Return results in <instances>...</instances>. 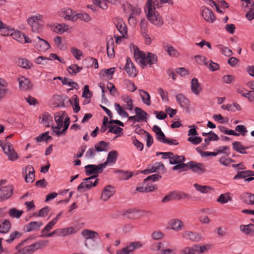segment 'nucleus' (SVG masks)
<instances>
[{"mask_svg": "<svg viewBox=\"0 0 254 254\" xmlns=\"http://www.w3.org/2000/svg\"><path fill=\"white\" fill-rule=\"evenodd\" d=\"M55 120L57 125V127H52L53 131L57 135H60V129L63 127L64 117L62 116L55 115Z\"/></svg>", "mask_w": 254, "mask_h": 254, "instance_id": "23", "label": "nucleus"}, {"mask_svg": "<svg viewBox=\"0 0 254 254\" xmlns=\"http://www.w3.org/2000/svg\"><path fill=\"white\" fill-rule=\"evenodd\" d=\"M52 121V117L48 113H45L42 115L41 123L45 127L50 126V122Z\"/></svg>", "mask_w": 254, "mask_h": 254, "instance_id": "44", "label": "nucleus"}, {"mask_svg": "<svg viewBox=\"0 0 254 254\" xmlns=\"http://www.w3.org/2000/svg\"><path fill=\"white\" fill-rule=\"evenodd\" d=\"M135 112L137 116L138 117L139 121H144L147 116V113L143 111L141 108L136 107L135 108Z\"/></svg>", "mask_w": 254, "mask_h": 254, "instance_id": "45", "label": "nucleus"}, {"mask_svg": "<svg viewBox=\"0 0 254 254\" xmlns=\"http://www.w3.org/2000/svg\"><path fill=\"white\" fill-rule=\"evenodd\" d=\"M10 34L13 39L16 40L20 43H29L31 42V40L28 37L26 36L23 33H22L19 31H14Z\"/></svg>", "mask_w": 254, "mask_h": 254, "instance_id": "16", "label": "nucleus"}, {"mask_svg": "<svg viewBox=\"0 0 254 254\" xmlns=\"http://www.w3.org/2000/svg\"><path fill=\"white\" fill-rule=\"evenodd\" d=\"M173 200H180L181 199H189L190 196L184 192L174 191L172 192Z\"/></svg>", "mask_w": 254, "mask_h": 254, "instance_id": "36", "label": "nucleus"}, {"mask_svg": "<svg viewBox=\"0 0 254 254\" xmlns=\"http://www.w3.org/2000/svg\"><path fill=\"white\" fill-rule=\"evenodd\" d=\"M109 145V143L104 141H101L96 143L95 145V148L97 151L102 152L106 150V148Z\"/></svg>", "mask_w": 254, "mask_h": 254, "instance_id": "46", "label": "nucleus"}, {"mask_svg": "<svg viewBox=\"0 0 254 254\" xmlns=\"http://www.w3.org/2000/svg\"><path fill=\"white\" fill-rule=\"evenodd\" d=\"M121 98L127 104L125 109L131 111L133 109V101L131 98L127 95H123L121 96Z\"/></svg>", "mask_w": 254, "mask_h": 254, "instance_id": "37", "label": "nucleus"}, {"mask_svg": "<svg viewBox=\"0 0 254 254\" xmlns=\"http://www.w3.org/2000/svg\"><path fill=\"white\" fill-rule=\"evenodd\" d=\"M34 42L35 48L39 51H45L50 47V45L48 42L41 39L39 36L36 37V39L34 40Z\"/></svg>", "mask_w": 254, "mask_h": 254, "instance_id": "15", "label": "nucleus"}, {"mask_svg": "<svg viewBox=\"0 0 254 254\" xmlns=\"http://www.w3.org/2000/svg\"><path fill=\"white\" fill-rule=\"evenodd\" d=\"M179 254H194L192 247H186L181 249Z\"/></svg>", "mask_w": 254, "mask_h": 254, "instance_id": "64", "label": "nucleus"}, {"mask_svg": "<svg viewBox=\"0 0 254 254\" xmlns=\"http://www.w3.org/2000/svg\"><path fill=\"white\" fill-rule=\"evenodd\" d=\"M165 244H167V242L162 241L158 243H155L152 244L150 247V249L154 252L160 251L161 252L163 247L165 246Z\"/></svg>", "mask_w": 254, "mask_h": 254, "instance_id": "43", "label": "nucleus"}, {"mask_svg": "<svg viewBox=\"0 0 254 254\" xmlns=\"http://www.w3.org/2000/svg\"><path fill=\"white\" fill-rule=\"evenodd\" d=\"M155 168H156V172L158 173H164L166 172L165 167L164 164L161 162L155 163Z\"/></svg>", "mask_w": 254, "mask_h": 254, "instance_id": "60", "label": "nucleus"}, {"mask_svg": "<svg viewBox=\"0 0 254 254\" xmlns=\"http://www.w3.org/2000/svg\"><path fill=\"white\" fill-rule=\"evenodd\" d=\"M97 175H93L84 179L83 181L77 187V190L80 191L81 189L89 190L92 187H96L99 183V179H97Z\"/></svg>", "mask_w": 254, "mask_h": 254, "instance_id": "5", "label": "nucleus"}, {"mask_svg": "<svg viewBox=\"0 0 254 254\" xmlns=\"http://www.w3.org/2000/svg\"><path fill=\"white\" fill-rule=\"evenodd\" d=\"M107 52L110 58H112L114 57V41L113 39L109 40L107 43Z\"/></svg>", "mask_w": 254, "mask_h": 254, "instance_id": "34", "label": "nucleus"}, {"mask_svg": "<svg viewBox=\"0 0 254 254\" xmlns=\"http://www.w3.org/2000/svg\"><path fill=\"white\" fill-rule=\"evenodd\" d=\"M236 90L238 93L240 94L243 97H245L247 98L248 95H250L251 91H249L248 90L245 89L242 86L238 85L236 87Z\"/></svg>", "mask_w": 254, "mask_h": 254, "instance_id": "49", "label": "nucleus"}, {"mask_svg": "<svg viewBox=\"0 0 254 254\" xmlns=\"http://www.w3.org/2000/svg\"><path fill=\"white\" fill-rule=\"evenodd\" d=\"M139 94L144 104L147 105H150L151 104L150 96L148 92L142 90H139Z\"/></svg>", "mask_w": 254, "mask_h": 254, "instance_id": "41", "label": "nucleus"}, {"mask_svg": "<svg viewBox=\"0 0 254 254\" xmlns=\"http://www.w3.org/2000/svg\"><path fill=\"white\" fill-rule=\"evenodd\" d=\"M219 130L221 132H223L226 134L233 135L235 136H239V134L237 133L234 130L228 129L226 127L223 126H219Z\"/></svg>", "mask_w": 254, "mask_h": 254, "instance_id": "53", "label": "nucleus"}, {"mask_svg": "<svg viewBox=\"0 0 254 254\" xmlns=\"http://www.w3.org/2000/svg\"><path fill=\"white\" fill-rule=\"evenodd\" d=\"M251 176H254V172L250 170L243 171L238 172L234 177V179H246V178Z\"/></svg>", "mask_w": 254, "mask_h": 254, "instance_id": "35", "label": "nucleus"}, {"mask_svg": "<svg viewBox=\"0 0 254 254\" xmlns=\"http://www.w3.org/2000/svg\"><path fill=\"white\" fill-rule=\"evenodd\" d=\"M41 246L42 242H37L31 245L22 248L14 254H32L37 250L40 248Z\"/></svg>", "mask_w": 254, "mask_h": 254, "instance_id": "10", "label": "nucleus"}, {"mask_svg": "<svg viewBox=\"0 0 254 254\" xmlns=\"http://www.w3.org/2000/svg\"><path fill=\"white\" fill-rule=\"evenodd\" d=\"M133 56L136 63L144 68L147 65L151 66L155 64L157 62V56L152 53L147 52L146 53L140 51L137 47L133 46Z\"/></svg>", "mask_w": 254, "mask_h": 254, "instance_id": "1", "label": "nucleus"}, {"mask_svg": "<svg viewBox=\"0 0 254 254\" xmlns=\"http://www.w3.org/2000/svg\"><path fill=\"white\" fill-rule=\"evenodd\" d=\"M53 29L56 33L63 34L68 30V26L65 24H59L54 26Z\"/></svg>", "mask_w": 254, "mask_h": 254, "instance_id": "40", "label": "nucleus"}, {"mask_svg": "<svg viewBox=\"0 0 254 254\" xmlns=\"http://www.w3.org/2000/svg\"><path fill=\"white\" fill-rule=\"evenodd\" d=\"M115 108L116 111L117 112L118 114L124 117V118H128V120L130 121H133L134 122H139V120L138 119V117L136 116H128V114L122 106H121L118 103H115L114 104Z\"/></svg>", "mask_w": 254, "mask_h": 254, "instance_id": "11", "label": "nucleus"}, {"mask_svg": "<svg viewBox=\"0 0 254 254\" xmlns=\"http://www.w3.org/2000/svg\"><path fill=\"white\" fill-rule=\"evenodd\" d=\"M81 234L86 240L93 239L97 237L99 235L97 232L88 229L83 230L81 232Z\"/></svg>", "mask_w": 254, "mask_h": 254, "instance_id": "32", "label": "nucleus"}, {"mask_svg": "<svg viewBox=\"0 0 254 254\" xmlns=\"http://www.w3.org/2000/svg\"><path fill=\"white\" fill-rule=\"evenodd\" d=\"M191 91L195 95H198L201 90L200 85L196 78H193L191 81Z\"/></svg>", "mask_w": 254, "mask_h": 254, "instance_id": "33", "label": "nucleus"}, {"mask_svg": "<svg viewBox=\"0 0 254 254\" xmlns=\"http://www.w3.org/2000/svg\"><path fill=\"white\" fill-rule=\"evenodd\" d=\"M56 224L57 223L53 220L50 221L42 230L41 233L43 234V235L47 234L46 233L52 230Z\"/></svg>", "mask_w": 254, "mask_h": 254, "instance_id": "50", "label": "nucleus"}, {"mask_svg": "<svg viewBox=\"0 0 254 254\" xmlns=\"http://www.w3.org/2000/svg\"><path fill=\"white\" fill-rule=\"evenodd\" d=\"M48 132H44L38 136L36 137V140L38 142H41L44 140H48L49 139L51 138V137L48 135Z\"/></svg>", "mask_w": 254, "mask_h": 254, "instance_id": "59", "label": "nucleus"}, {"mask_svg": "<svg viewBox=\"0 0 254 254\" xmlns=\"http://www.w3.org/2000/svg\"><path fill=\"white\" fill-rule=\"evenodd\" d=\"M118 157V152L116 150L110 151L108 154L106 161L104 163H102V164H105V168L108 164H114Z\"/></svg>", "mask_w": 254, "mask_h": 254, "instance_id": "26", "label": "nucleus"}, {"mask_svg": "<svg viewBox=\"0 0 254 254\" xmlns=\"http://www.w3.org/2000/svg\"><path fill=\"white\" fill-rule=\"evenodd\" d=\"M176 99L180 105L184 108H187L190 104V101L184 94L180 93L176 96Z\"/></svg>", "mask_w": 254, "mask_h": 254, "instance_id": "27", "label": "nucleus"}, {"mask_svg": "<svg viewBox=\"0 0 254 254\" xmlns=\"http://www.w3.org/2000/svg\"><path fill=\"white\" fill-rule=\"evenodd\" d=\"M10 228V223L9 221L5 220L0 222V233H6L8 232Z\"/></svg>", "mask_w": 254, "mask_h": 254, "instance_id": "39", "label": "nucleus"}, {"mask_svg": "<svg viewBox=\"0 0 254 254\" xmlns=\"http://www.w3.org/2000/svg\"><path fill=\"white\" fill-rule=\"evenodd\" d=\"M0 34L2 36H7L9 34V30L1 21H0Z\"/></svg>", "mask_w": 254, "mask_h": 254, "instance_id": "61", "label": "nucleus"}, {"mask_svg": "<svg viewBox=\"0 0 254 254\" xmlns=\"http://www.w3.org/2000/svg\"><path fill=\"white\" fill-rule=\"evenodd\" d=\"M63 84L68 85L72 88L75 89L78 88V84L76 82H74L72 80L65 77H64V79Z\"/></svg>", "mask_w": 254, "mask_h": 254, "instance_id": "62", "label": "nucleus"}, {"mask_svg": "<svg viewBox=\"0 0 254 254\" xmlns=\"http://www.w3.org/2000/svg\"><path fill=\"white\" fill-rule=\"evenodd\" d=\"M240 231L247 235H252L254 233V224L241 225L240 226Z\"/></svg>", "mask_w": 254, "mask_h": 254, "instance_id": "30", "label": "nucleus"}, {"mask_svg": "<svg viewBox=\"0 0 254 254\" xmlns=\"http://www.w3.org/2000/svg\"><path fill=\"white\" fill-rule=\"evenodd\" d=\"M232 145L233 149L237 152L242 154L247 153L246 152V149L248 148V147H245L244 146L241 142L234 141L233 142Z\"/></svg>", "mask_w": 254, "mask_h": 254, "instance_id": "38", "label": "nucleus"}, {"mask_svg": "<svg viewBox=\"0 0 254 254\" xmlns=\"http://www.w3.org/2000/svg\"><path fill=\"white\" fill-rule=\"evenodd\" d=\"M168 245L169 243L167 242V244L165 245V246L163 247L164 248L162 249L159 254H175L176 249L175 248H168Z\"/></svg>", "mask_w": 254, "mask_h": 254, "instance_id": "52", "label": "nucleus"}, {"mask_svg": "<svg viewBox=\"0 0 254 254\" xmlns=\"http://www.w3.org/2000/svg\"><path fill=\"white\" fill-rule=\"evenodd\" d=\"M143 243L139 241H134L127 243L125 248L116 251L117 254H132V252L143 246Z\"/></svg>", "mask_w": 254, "mask_h": 254, "instance_id": "4", "label": "nucleus"}, {"mask_svg": "<svg viewBox=\"0 0 254 254\" xmlns=\"http://www.w3.org/2000/svg\"><path fill=\"white\" fill-rule=\"evenodd\" d=\"M190 167L193 172L201 173L204 171V167L201 163L190 161L188 163L177 165L172 168L173 170H180V172L187 171Z\"/></svg>", "mask_w": 254, "mask_h": 254, "instance_id": "3", "label": "nucleus"}, {"mask_svg": "<svg viewBox=\"0 0 254 254\" xmlns=\"http://www.w3.org/2000/svg\"><path fill=\"white\" fill-rule=\"evenodd\" d=\"M70 102L73 107L74 112H78L80 110V107L79 106V100L77 96L75 95H73L70 100Z\"/></svg>", "mask_w": 254, "mask_h": 254, "instance_id": "42", "label": "nucleus"}, {"mask_svg": "<svg viewBox=\"0 0 254 254\" xmlns=\"http://www.w3.org/2000/svg\"><path fill=\"white\" fill-rule=\"evenodd\" d=\"M13 187L12 186H7L0 188V202L9 198L12 195Z\"/></svg>", "mask_w": 254, "mask_h": 254, "instance_id": "13", "label": "nucleus"}, {"mask_svg": "<svg viewBox=\"0 0 254 254\" xmlns=\"http://www.w3.org/2000/svg\"><path fill=\"white\" fill-rule=\"evenodd\" d=\"M75 13V11L68 8H62L59 12V15L61 17L72 21H76V18L74 17Z\"/></svg>", "mask_w": 254, "mask_h": 254, "instance_id": "14", "label": "nucleus"}, {"mask_svg": "<svg viewBox=\"0 0 254 254\" xmlns=\"http://www.w3.org/2000/svg\"><path fill=\"white\" fill-rule=\"evenodd\" d=\"M194 254H202L207 253L210 248V246L208 244L204 245H194L192 246Z\"/></svg>", "mask_w": 254, "mask_h": 254, "instance_id": "24", "label": "nucleus"}, {"mask_svg": "<svg viewBox=\"0 0 254 254\" xmlns=\"http://www.w3.org/2000/svg\"><path fill=\"white\" fill-rule=\"evenodd\" d=\"M17 81L19 83V86L21 90H28L32 87V84L29 79L23 76L20 77Z\"/></svg>", "mask_w": 254, "mask_h": 254, "instance_id": "21", "label": "nucleus"}, {"mask_svg": "<svg viewBox=\"0 0 254 254\" xmlns=\"http://www.w3.org/2000/svg\"><path fill=\"white\" fill-rule=\"evenodd\" d=\"M194 59L197 63L200 64H204L208 65V62H207V59L202 56L197 55L194 57Z\"/></svg>", "mask_w": 254, "mask_h": 254, "instance_id": "56", "label": "nucleus"}, {"mask_svg": "<svg viewBox=\"0 0 254 254\" xmlns=\"http://www.w3.org/2000/svg\"><path fill=\"white\" fill-rule=\"evenodd\" d=\"M23 213L22 211L18 210L15 208H11L10 209L9 214L12 217L16 218H19Z\"/></svg>", "mask_w": 254, "mask_h": 254, "instance_id": "57", "label": "nucleus"}, {"mask_svg": "<svg viewBox=\"0 0 254 254\" xmlns=\"http://www.w3.org/2000/svg\"><path fill=\"white\" fill-rule=\"evenodd\" d=\"M43 225V223L41 221H32L25 225L23 230L26 232L38 231Z\"/></svg>", "mask_w": 254, "mask_h": 254, "instance_id": "18", "label": "nucleus"}, {"mask_svg": "<svg viewBox=\"0 0 254 254\" xmlns=\"http://www.w3.org/2000/svg\"><path fill=\"white\" fill-rule=\"evenodd\" d=\"M182 237L187 241L190 242H199L202 239V235L198 232L189 230L184 231L181 233Z\"/></svg>", "mask_w": 254, "mask_h": 254, "instance_id": "6", "label": "nucleus"}, {"mask_svg": "<svg viewBox=\"0 0 254 254\" xmlns=\"http://www.w3.org/2000/svg\"><path fill=\"white\" fill-rule=\"evenodd\" d=\"M166 48L167 53L170 56L178 57L179 56V52L173 46L170 45H167L166 47Z\"/></svg>", "mask_w": 254, "mask_h": 254, "instance_id": "51", "label": "nucleus"}, {"mask_svg": "<svg viewBox=\"0 0 254 254\" xmlns=\"http://www.w3.org/2000/svg\"><path fill=\"white\" fill-rule=\"evenodd\" d=\"M18 64L19 66L25 68H30L31 67V63L25 59H20L18 61Z\"/></svg>", "mask_w": 254, "mask_h": 254, "instance_id": "55", "label": "nucleus"}, {"mask_svg": "<svg viewBox=\"0 0 254 254\" xmlns=\"http://www.w3.org/2000/svg\"><path fill=\"white\" fill-rule=\"evenodd\" d=\"M186 160V158L184 156L178 155L177 154H174L172 153L170 163L171 164H180L184 163V162Z\"/></svg>", "mask_w": 254, "mask_h": 254, "instance_id": "28", "label": "nucleus"}, {"mask_svg": "<svg viewBox=\"0 0 254 254\" xmlns=\"http://www.w3.org/2000/svg\"><path fill=\"white\" fill-rule=\"evenodd\" d=\"M114 193L113 188L111 186H108L104 189L101 198L102 200L106 201L114 194Z\"/></svg>", "mask_w": 254, "mask_h": 254, "instance_id": "25", "label": "nucleus"}, {"mask_svg": "<svg viewBox=\"0 0 254 254\" xmlns=\"http://www.w3.org/2000/svg\"><path fill=\"white\" fill-rule=\"evenodd\" d=\"M169 223L171 229L175 231H180L184 227L183 222L179 219H172Z\"/></svg>", "mask_w": 254, "mask_h": 254, "instance_id": "22", "label": "nucleus"}, {"mask_svg": "<svg viewBox=\"0 0 254 254\" xmlns=\"http://www.w3.org/2000/svg\"><path fill=\"white\" fill-rule=\"evenodd\" d=\"M21 234L20 232L15 231L12 233H11L8 239L6 240V241L8 243H11L15 239L19 238L21 236Z\"/></svg>", "mask_w": 254, "mask_h": 254, "instance_id": "63", "label": "nucleus"}, {"mask_svg": "<svg viewBox=\"0 0 254 254\" xmlns=\"http://www.w3.org/2000/svg\"><path fill=\"white\" fill-rule=\"evenodd\" d=\"M155 2L152 0H148L145 5V12L148 20L156 26L160 27L164 21L159 12L156 10Z\"/></svg>", "mask_w": 254, "mask_h": 254, "instance_id": "2", "label": "nucleus"}, {"mask_svg": "<svg viewBox=\"0 0 254 254\" xmlns=\"http://www.w3.org/2000/svg\"><path fill=\"white\" fill-rule=\"evenodd\" d=\"M114 23L118 30L124 37L125 35L127 34V27L123 20L122 19L116 18L114 19Z\"/></svg>", "mask_w": 254, "mask_h": 254, "instance_id": "20", "label": "nucleus"}, {"mask_svg": "<svg viewBox=\"0 0 254 254\" xmlns=\"http://www.w3.org/2000/svg\"><path fill=\"white\" fill-rule=\"evenodd\" d=\"M70 52L77 60H80L81 58L83 57L82 52L75 47H71L70 48Z\"/></svg>", "mask_w": 254, "mask_h": 254, "instance_id": "47", "label": "nucleus"}, {"mask_svg": "<svg viewBox=\"0 0 254 254\" xmlns=\"http://www.w3.org/2000/svg\"><path fill=\"white\" fill-rule=\"evenodd\" d=\"M74 17L76 18V21L79 19L81 20L88 22L91 19L89 15L85 12L79 13H76L75 12Z\"/></svg>", "mask_w": 254, "mask_h": 254, "instance_id": "48", "label": "nucleus"}, {"mask_svg": "<svg viewBox=\"0 0 254 254\" xmlns=\"http://www.w3.org/2000/svg\"><path fill=\"white\" fill-rule=\"evenodd\" d=\"M94 4L98 5L102 9H106L108 7L107 0H92Z\"/></svg>", "mask_w": 254, "mask_h": 254, "instance_id": "58", "label": "nucleus"}, {"mask_svg": "<svg viewBox=\"0 0 254 254\" xmlns=\"http://www.w3.org/2000/svg\"><path fill=\"white\" fill-rule=\"evenodd\" d=\"M8 91L7 83L4 79L0 78V101L4 97Z\"/></svg>", "mask_w": 254, "mask_h": 254, "instance_id": "29", "label": "nucleus"}, {"mask_svg": "<svg viewBox=\"0 0 254 254\" xmlns=\"http://www.w3.org/2000/svg\"><path fill=\"white\" fill-rule=\"evenodd\" d=\"M22 175L24 176L27 183H32L35 179V171L31 165H28L22 169Z\"/></svg>", "mask_w": 254, "mask_h": 254, "instance_id": "12", "label": "nucleus"}, {"mask_svg": "<svg viewBox=\"0 0 254 254\" xmlns=\"http://www.w3.org/2000/svg\"><path fill=\"white\" fill-rule=\"evenodd\" d=\"M0 145L4 153L8 156L10 160L13 161L17 158V155L14 151L11 144L6 142L1 143Z\"/></svg>", "mask_w": 254, "mask_h": 254, "instance_id": "8", "label": "nucleus"}, {"mask_svg": "<svg viewBox=\"0 0 254 254\" xmlns=\"http://www.w3.org/2000/svg\"><path fill=\"white\" fill-rule=\"evenodd\" d=\"M105 164H100L98 165H88L85 167V171L87 175H97L99 173L102 172L105 168Z\"/></svg>", "mask_w": 254, "mask_h": 254, "instance_id": "9", "label": "nucleus"}, {"mask_svg": "<svg viewBox=\"0 0 254 254\" xmlns=\"http://www.w3.org/2000/svg\"><path fill=\"white\" fill-rule=\"evenodd\" d=\"M201 14L203 18L208 22L213 23L215 20L213 11L208 8L202 7Z\"/></svg>", "mask_w": 254, "mask_h": 254, "instance_id": "17", "label": "nucleus"}, {"mask_svg": "<svg viewBox=\"0 0 254 254\" xmlns=\"http://www.w3.org/2000/svg\"><path fill=\"white\" fill-rule=\"evenodd\" d=\"M218 47L219 48L222 54L224 55L227 57H230L233 54L232 51L228 47H225L222 45H219Z\"/></svg>", "mask_w": 254, "mask_h": 254, "instance_id": "54", "label": "nucleus"}, {"mask_svg": "<svg viewBox=\"0 0 254 254\" xmlns=\"http://www.w3.org/2000/svg\"><path fill=\"white\" fill-rule=\"evenodd\" d=\"M241 200L245 203L254 204V194L251 193H244L241 196Z\"/></svg>", "mask_w": 254, "mask_h": 254, "instance_id": "31", "label": "nucleus"}, {"mask_svg": "<svg viewBox=\"0 0 254 254\" xmlns=\"http://www.w3.org/2000/svg\"><path fill=\"white\" fill-rule=\"evenodd\" d=\"M42 18L43 15L38 14L27 19L28 23L30 25L33 32L35 33L39 32L41 27L39 21L41 20Z\"/></svg>", "mask_w": 254, "mask_h": 254, "instance_id": "7", "label": "nucleus"}, {"mask_svg": "<svg viewBox=\"0 0 254 254\" xmlns=\"http://www.w3.org/2000/svg\"><path fill=\"white\" fill-rule=\"evenodd\" d=\"M125 70L127 73L130 76L134 77L136 75V71L135 66L129 58L126 59V64L125 67Z\"/></svg>", "mask_w": 254, "mask_h": 254, "instance_id": "19", "label": "nucleus"}]
</instances>
